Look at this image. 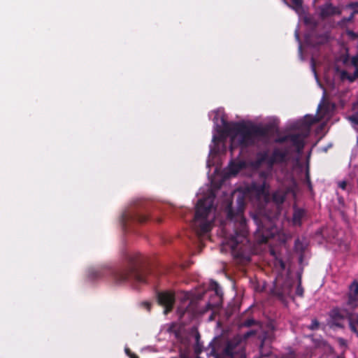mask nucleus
Segmentation results:
<instances>
[{"label":"nucleus","mask_w":358,"mask_h":358,"mask_svg":"<svg viewBox=\"0 0 358 358\" xmlns=\"http://www.w3.org/2000/svg\"><path fill=\"white\" fill-rule=\"evenodd\" d=\"M348 118L352 124H353L354 125L358 126V112L352 115Z\"/></svg>","instance_id":"7c9ffc66"},{"label":"nucleus","mask_w":358,"mask_h":358,"mask_svg":"<svg viewBox=\"0 0 358 358\" xmlns=\"http://www.w3.org/2000/svg\"><path fill=\"white\" fill-rule=\"evenodd\" d=\"M224 134L227 135L226 133L223 131V129L222 130V134L219 136H213V142L216 144L219 143H222L224 141L225 136Z\"/></svg>","instance_id":"bb28decb"},{"label":"nucleus","mask_w":358,"mask_h":358,"mask_svg":"<svg viewBox=\"0 0 358 358\" xmlns=\"http://www.w3.org/2000/svg\"><path fill=\"white\" fill-rule=\"evenodd\" d=\"M292 6H291L289 3L287 5L289 7H292L293 9L298 10L302 8L303 6V0H291Z\"/></svg>","instance_id":"393cba45"},{"label":"nucleus","mask_w":358,"mask_h":358,"mask_svg":"<svg viewBox=\"0 0 358 358\" xmlns=\"http://www.w3.org/2000/svg\"><path fill=\"white\" fill-rule=\"evenodd\" d=\"M289 155V148H274L268 159V168L272 169L276 164L287 162Z\"/></svg>","instance_id":"9d476101"},{"label":"nucleus","mask_w":358,"mask_h":358,"mask_svg":"<svg viewBox=\"0 0 358 358\" xmlns=\"http://www.w3.org/2000/svg\"><path fill=\"white\" fill-rule=\"evenodd\" d=\"M256 333L257 332L255 330L248 331H247L246 333L244 334L243 338L245 339H247V338H250V336L255 335Z\"/></svg>","instance_id":"e433bc0d"},{"label":"nucleus","mask_w":358,"mask_h":358,"mask_svg":"<svg viewBox=\"0 0 358 358\" xmlns=\"http://www.w3.org/2000/svg\"><path fill=\"white\" fill-rule=\"evenodd\" d=\"M347 312L349 311L346 308H341L338 306L334 307L329 313L330 326L331 327L343 329L345 326L343 321L347 319Z\"/></svg>","instance_id":"1a4fd4ad"},{"label":"nucleus","mask_w":358,"mask_h":358,"mask_svg":"<svg viewBox=\"0 0 358 358\" xmlns=\"http://www.w3.org/2000/svg\"><path fill=\"white\" fill-rule=\"evenodd\" d=\"M337 358H339V357H337Z\"/></svg>","instance_id":"de8ad7c7"},{"label":"nucleus","mask_w":358,"mask_h":358,"mask_svg":"<svg viewBox=\"0 0 358 358\" xmlns=\"http://www.w3.org/2000/svg\"><path fill=\"white\" fill-rule=\"evenodd\" d=\"M212 208L213 201L208 199L198 201L192 225L199 236L205 235L213 227L214 217L210 218Z\"/></svg>","instance_id":"20e7f679"},{"label":"nucleus","mask_w":358,"mask_h":358,"mask_svg":"<svg viewBox=\"0 0 358 358\" xmlns=\"http://www.w3.org/2000/svg\"><path fill=\"white\" fill-rule=\"evenodd\" d=\"M296 295H298L299 296H303V288L301 286V280H299V282L296 289Z\"/></svg>","instance_id":"2f4dec72"},{"label":"nucleus","mask_w":358,"mask_h":358,"mask_svg":"<svg viewBox=\"0 0 358 358\" xmlns=\"http://www.w3.org/2000/svg\"><path fill=\"white\" fill-rule=\"evenodd\" d=\"M346 305L351 309L358 306V281L354 280L350 285L347 293Z\"/></svg>","instance_id":"9b49d317"},{"label":"nucleus","mask_w":358,"mask_h":358,"mask_svg":"<svg viewBox=\"0 0 358 358\" xmlns=\"http://www.w3.org/2000/svg\"><path fill=\"white\" fill-rule=\"evenodd\" d=\"M141 305L146 308L148 311H150L151 310V303L148 301H144L141 303Z\"/></svg>","instance_id":"ea45409f"},{"label":"nucleus","mask_w":358,"mask_h":358,"mask_svg":"<svg viewBox=\"0 0 358 358\" xmlns=\"http://www.w3.org/2000/svg\"><path fill=\"white\" fill-rule=\"evenodd\" d=\"M351 64L358 69V53L352 57Z\"/></svg>","instance_id":"72a5a7b5"},{"label":"nucleus","mask_w":358,"mask_h":358,"mask_svg":"<svg viewBox=\"0 0 358 358\" xmlns=\"http://www.w3.org/2000/svg\"><path fill=\"white\" fill-rule=\"evenodd\" d=\"M231 358H233V357H231Z\"/></svg>","instance_id":"09e8293b"},{"label":"nucleus","mask_w":358,"mask_h":358,"mask_svg":"<svg viewBox=\"0 0 358 358\" xmlns=\"http://www.w3.org/2000/svg\"><path fill=\"white\" fill-rule=\"evenodd\" d=\"M286 358H301V357L295 351L289 350L286 355Z\"/></svg>","instance_id":"473e14b6"},{"label":"nucleus","mask_w":358,"mask_h":358,"mask_svg":"<svg viewBox=\"0 0 358 358\" xmlns=\"http://www.w3.org/2000/svg\"><path fill=\"white\" fill-rule=\"evenodd\" d=\"M177 311L180 316L182 317L185 315L186 310H181L180 308H178Z\"/></svg>","instance_id":"79ce46f5"},{"label":"nucleus","mask_w":358,"mask_h":358,"mask_svg":"<svg viewBox=\"0 0 358 358\" xmlns=\"http://www.w3.org/2000/svg\"><path fill=\"white\" fill-rule=\"evenodd\" d=\"M257 191L261 194L265 196L268 195V185L266 184V181H264L262 184L257 187Z\"/></svg>","instance_id":"aec40b11"},{"label":"nucleus","mask_w":358,"mask_h":358,"mask_svg":"<svg viewBox=\"0 0 358 358\" xmlns=\"http://www.w3.org/2000/svg\"><path fill=\"white\" fill-rule=\"evenodd\" d=\"M236 208L233 206V202L230 201L225 208L227 213V219L229 221L234 222V234L229 240V244L231 250L237 257L243 256V246L245 243L249 242L248 238V229L246 220L243 216V212L245 206V194L239 192L236 194Z\"/></svg>","instance_id":"7ed1b4c3"},{"label":"nucleus","mask_w":358,"mask_h":358,"mask_svg":"<svg viewBox=\"0 0 358 358\" xmlns=\"http://www.w3.org/2000/svg\"><path fill=\"white\" fill-rule=\"evenodd\" d=\"M157 301L159 306L164 307V313L167 315L173 310L175 302V293L171 291L158 292Z\"/></svg>","instance_id":"6e6552de"},{"label":"nucleus","mask_w":358,"mask_h":358,"mask_svg":"<svg viewBox=\"0 0 358 358\" xmlns=\"http://www.w3.org/2000/svg\"><path fill=\"white\" fill-rule=\"evenodd\" d=\"M286 198V192L282 189L275 191L272 194V201L277 205L283 203Z\"/></svg>","instance_id":"f3484780"},{"label":"nucleus","mask_w":358,"mask_h":358,"mask_svg":"<svg viewBox=\"0 0 358 358\" xmlns=\"http://www.w3.org/2000/svg\"><path fill=\"white\" fill-rule=\"evenodd\" d=\"M305 180H306V184L308 185V189L310 192H312L313 191V185H312V183L310 181V172H309L308 169H307L306 171Z\"/></svg>","instance_id":"c85d7f7f"},{"label":"nucleus","mask_w":358,"mask_h":358,"mask_svg":"<svg viewBox=\"0 0 358 358\" xmlns=\"http://www.w3.org/2000/svg\"><path fill=\"white\" fill-rule=\"evenodd\" d=\"M214 306L210 303H208L206 305V307L204 308V310L202 311V313H204L210 310H212Z\"/></svg>","instance_id":"58836bf2"},{"label":"nucleus","mask_w":358,"mask_h":358,"mask_svg":"<svg viewBox=\"0 0 358 358\" xmlns=\"http://www.w3.org/2000/svg\"><path fill=\"white\" fill-rule=\"evenodd\" d=\"M320 322L317 319H313L312 320L310 324L308 326V329L312 331H315L320 328Z\"/></svg>","instance_id":"cd10ccee"},{"label":"nucleus","mask_w":358,"mask_h":358,"mask_svg":"<svg viewBox=\"0 0 358 358\" xmlns=\"http://www.w3.org/2000/svg\"><path fill=\"white\" fill-rule=\"evenodd\" d=\"M176 325L175 324H172L169 329V332L171 333H173L176 337V338L179 341H182V336L181 335V333H180V329H176Z\"/></svg>","instance_id":"412c9836"},{"label":"nucleus","mask_w":358,"mask_h":358,"mask_svg":"<svg viewBox=\"0 0 358 358\" xmlns=\"http://www.w3.org/2000/svg\"><path fill=\"white\" fill-rule=\"evenodd\" d=\"M257 322L253 318H248L244 320H241L239 322L240 327H250L253 325L257 324Z\"/></svg>","instance_id":"6ab92c4d"},{"label":"nucleus","mask_w":358,"mask_h":358,"mask_svg":"<svg viewBox=\"0 0 358 358\" xmlns=\"http://www.w3.org/2000/svg\"><path fill=\"white\" fill-rule=\"evenodd\" d=\"M336 13V8L331 3H326L320 8V15L321 18L325 19Z\"/></svg>","instance_id":"4468645a"},{"label":"nucleus","mask_w":358,"mask_h":358,"mask_svg":"<svg viewBox=\"0 0 358 358\" xmlns=\"http://www.w3.org/2000/svg\"><path fill=\"white\" fill-rule=\"evenodd\" d=\"M282 2H283L285 4H286V5H289V4H288V2H287V0H282Z\"/></svg>","instance_id":"a18cd8bd"},{"label":"nucleus","mask_w":358,"mask_h":358,"mask_svg":"<svg viewBox=\"0 0 358 358\" xmlns=\"http://www.w3.org/2000/svg\"><path fill=\"white\" fill-rule=\"evenodd\" d=\"M353 17H354V13H352L350 15V16L349 17H348L347 19H345V20L348 21V22H350V21H351L353 19Z\"/></svg>","instance_id":"37998d69"},{"label":"nucleus","mask_w":358,"mask_h":358,"mask_svg":"<svg viewBox=\"0 0 358 358\" xmlns=\"http://www.w3.org/2000/svg\"><path fill=\"white\" fill-rule=\"evenodd\" d=\"M276 264L280 266L282 270L285 268V263L282 259H277Z\"/></svg>","instance_id":"4c0bfd02"},{"label":"nucleus","mask_w":358,"mask_h":358,"mask_svg":"<svg viewBox=\"0 0 358 358\" xmlns=\"http://www.w3.org/2000/svg\"><path fill=\"white\" fill-rule=\"evenodd\" d=\"M306 215V211L303 208L294 207L292 215V224L294 226L300 227L302 224V220Z\"/></svg>","instance_id":"ddd939ff"},{"label":"nucleus","mask_w":358,"mask_h":358,"mask_svg":"<svg viewBox=\"0 0 358 358\" xmlns=\"http://www.w3.org/2000/svg\"><path fill=\"white\" fill-rule=\"evenodd\" d=\"M243 167L241 163L231 162L229 164L230 172L233 174H236Z\"/></svg>","instance_id":"5701e85b"},{"label":"nucleus","mask_w":358,"mask_h":358,"mask_svg":"<svg viewBox=\"0 0 358 358\" xmlns=\"http://www.w3.org/2000/svg\"><path fill=\"white\" fill-rule=\"evenodd\" d=\"M195 338H196V342H199V340L200 339V335H199V333H197V334H196Z\"/></svg>","instance_id":"c03bdc74"},{"label":"nucleus","mask_w":358,"mask_h":358,"mask_svg":"<svg viewBox=\"0 0 358 358\" xmlns=\"http://www.w3.org/2000/svg\"><path fill=\"white\" fill-rule=\"evenodd\" d=\"M149 220V215L141 209H135L122 214L121 222L124 230H129L133 223L143 224Z\"/></svg>","instance_id":"423d86ee"},{"label":"nucleus","mask_w":358,"mask_h":358,"mask_svg":"<svg viewBox=\"0 0 358 358\" xmlns=\"http://www.w3.org/2000/svg\"><path fill=\"white\" fill-rule=\"evenodd\" d=\"M338 187L342 189H345L347 187V182L345 180L341 181L338 182Z\"/></svg>","instance_id":"a19ab883"},{"label":"nucleus","mask_w":358,"mask_h":358,"mask_svg":"<svg viewBox=\"0 0 358 358\" xmlns=\"http://www.w3.org/2000/svg\"><path fill=\"white\" fill-rule=\"evenodd\" d=\"M223 131L231 134L230 151L234 152L236 147L242 150L254 146L261 139L268 138L271 134V127H262L244 122H229L222 118Z\"/></svg>","instance_id":"f03ea898"},{"label":"nucleus","mask_w":358,"mask_h":358,"mask_svg":"<svg viewBox=\"0 0 358 358\" xmlns=\"http://www.w3.org/2000/svg\"><path fill=\"white\" fill-rule=\"evenodd\" d=\"M151 268L147 264L146 258L138 252L125 254L124 263L116 268L108 266L92 269L90 275L96 279L110 275L117 284L130 282L143 284L150 282Z\"/></svg>","instance_id":"f257e3e1"},{"label":"nucleus","mask_w":358,"mask_h":358,"mask_svg":"<svg viewBox=\"0 0 358 358\" xmlns=\"http://www.w3.org/2000/svg\"><path fill=\"white\" fill-rule=\"evenodd\" d=\"M306 245L300 238H296L294 241V251L299 255V262L301 263L303 260L304 252Z\"/></svg>","instance_id":"dca6fc26"},{"label":"nucleus","mask_w":358,"mask_h":358,"mask_svg":"<svg viewBox=\"0 0 358 358\" xmlns=\"http://www.w3.org/2000/svg\"><path fill=\"white\" fill-rule=\"evenodd\" d=\"M210 287L213 289L215 290V294L217 295H221L222 294V291H221V288L219 285V284L216 282H212L211 284H210Z\"/></svg>","instance_id":"c756f323"},{"label":"nucleus","mask_w":358,"mask_h":358,"mask_svg":"<svg viewBox=\"0 0 358 358\" xmlns=\"http://www.w3.org/2000/svg\"><path fill=\"white\" fill-rule=\"evenodd\" d=\"M253 220L257 225V229L255 234L257 241L260 243H267L269 238L273 234L270 230L272 222L264 217L260 218L257 215L253 216Z\"/></svg>","instance_id":"39448f33"},{"label":"nucleus","mask_w":358,"mask_h":358,"mask_svg":"<svg viewBox=\"0 0 358 358\" xmlns=\"http://www.w3.org/2000/svg\"><path fill=\"white\" fill-rule=\"evenodd\" d=\"M305 137L306 136L301 133L288 134L276 138L275 142L280 144L290 142L292 145L295 148L296 152L300 153L303 150L305 145Z\"/></svg>","instance_id":"0eeeda50"},{"label":"nucleus","mask_w":358,"mask_h":358,"mask_svg":"<svg viewBox=\"0 0 358 358\" xmlns=\"http://www.w3.org/2000/svg\"><path fill=\"white\" fill-rule=\"evenodd\" d=\"M347 320L350 331L358 338V313L347 312Z\"/></svg>","instance_id":"f8f14e48"},{"label":"nucleus","mask_w":358,"mask_h":358,"mask_svg":"<svg viewBox=\"0 0 358 358\" xmlns=\"http://www.w3.org/2000/svg\"><path fill=\"white\" fill-rule=\"evenodd\" d=\"M296 38L299 39V35L297 33L296 34Z\"/></svg>","instance_id":"49530a36"},{"label":"nucleus","mask_w":358,"mask_h":358,"mask_svg":"<svg viewBox=\"0 0 358 358\" xmlns=\"http://www.w3.org/2000/svg\"><path fill=\"white\" fill-rule=\"evenodd\" d=\"M304 23L313 27H316L318 25V22L311 16H306L304 17Z\"/></svg>","instance_id":"b1692460"},{"label":"nucleus","mask_w":358,"mask_h":358,"mask_svg":"<svg viewBox=\"0 0 358 358\" xmlns=\"http://www.w3.org/2000/svg\"><path fill=\"white\" fill-rule=\"evenodd\" d=\"M313 342L316 348H324L327 343L322 338H313Z\"/></svg>","instance_id":"a878e982"},{"label":"nucleus","mask_w":358,"mask_h":358,"mask_svg":"<svg viewBox=\"0 0 358 358\" xmlns=\"http://www.w3.org/2000/svg\"><path fill=\"white\" fill-rule=\"evenodd\" d=\"M346 34L351 39H357V37L358 36V34L355 33L352 30H347Z\"/></svg>","instance_id":"f704fd0d"},{"label":"nucleus","mask_w":358,"mask_h":358,"mask_svg":"<svg viewBox=\"0 0 358 358\" xmlns=\"http://www.w3.org/2000/svg\"><path fill=\"white\" fill-rule=\"evenodd\" d=\"M125 352L130 358H139L137 355L133 353L129 348L125 349Z\"/></svg>","instance_id":"c9c22d12"},{"label":"nucleus","mask_w":358,"mask_h":358,"mask_svg":"<svg viewBox=\"0 0 358 358\" xmlns=\"http://www.w3.org/2000/svg\"><path fill=\"white\" fill-rule=\"evenodd\" d=\"M357 77H358V69H356L354 73V76H350L346 71H343L341 72V78L342 79H348L350 81L352 82Z\"/></svg>","instance_id":"4be33fe9"},{"label":"nucleus","mask_w":358,"mask_h":358,"mask_svg":"<svg viewBox=\"0 0 358 358\" xmlns=\"http://www.w3.org/2000/svg\"><path fill=\"white\" fill-rule=\"evenodd\" d=\"M268 150H263L259 151L256 155V158L255 160V166L257 167H259L262 166L264 163H266L267 166H268Z\"/></svg>","instance_id":"2eb2a0df"},{"label":"nucleus","mask_w":358,"mask_h":358,"mask_svg":"<svg viewBox=\"0 0 358 358\" xmlns=\"http://www.w3.org/2000/svg\"><path fill=\"white\" fill-rule=\"evenodd\" d=\"M237 345V343H236L233 341H229L227 342L224 350L223 354L225 356L232 357L233 355L234 354V350Z\"/></svg>","instance_id":"a211bd4d"}]
</instances>
